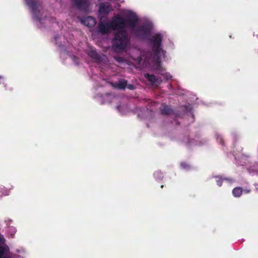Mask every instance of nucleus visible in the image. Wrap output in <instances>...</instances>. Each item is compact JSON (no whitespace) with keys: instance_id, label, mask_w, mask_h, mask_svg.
<instances>
[{"instance_id":"1","label":"nucleus","mask_w":258,"mask_h":258,"mask_svg":"<svg viewBox=\"0 0 258 258\" xmlns=\"http://www.w3.org/2000/svg\"><path fill=\"white\" fill-rule=\"evenodd\" d=\"M138 21V18L136 15H131L126 19L116 15L112 18V21L110 23L112 30L118 31L119 30H125L124 28L126 24L132 29H135Z\"/></svg>"},{"instance_id":"2","label":"nucleus","mask_w":258,"mask_h":258,"mask_svg":"<svg viewBox=\"0 0 258 258\" xmlns=\"http://www.w3.org/2000/svg\"><path fill=\"white\" fill-rule=\"evenodd\" d=\"M131 38L126 30H119L112 40V49L115 52H121L130 43Z\"/></svg>"},{"instance_id":"3","label":"nucleus","mask_w":258,"mask_h":258,"mask_svg":"<svg viewBox=\"0 0 258 258\" xmlns=\"http://www.w3.org/2000/svg\"><path fill=\"white\" fill-rule=\"evenodd\" d=\"M163 39V36L160 33L155 34L154 35L151 36L149 39L150 42L152 46L153 51L154 53L155 56L157 57L156 61V68L155 70L159 73L163 75V72L164 71L161 67V61L159 59V55L162 50L161 42Z\"/></svg>"},{"instance_id":"4","label":"nucleus","mask_w":258,"mask_h":258,"mask_svg":"<svg viewBox=\"0 0 258 258\" xmlns=\"http://www.w3.org/2000/svg\"><path fill=\"white\" fill-rule=\"evenodd\" d=\"M26 4L31 9L33 18L39 22H41V18L40 16V11L38 7L40 5L39 0H25Z\"/></svg>"},{"instance_id":"5","label":"nucleus","mask_w":258,"mask_h":258,"mask_svg":"<svg viewBox=\"0 0 258 258\" xmlns=\"http://www.w3.org/2000/svg\"><path fill=\"white\" fill-rule=\"evenodd\" d=\"M134 29L135 36L143 40L146 39L151 33V27L148 25H141Z\"/></svg>"},{"instance_id":"6","label":"nucleus","mask_w":258,"mask_h":258,"mask_svg":"<svg viewBox=\"0 0 258 258\" xmlns=\"http://www.w3.org/2000/svg\"><path fill=\"white\" fill-rule=\"evenodd\" d=\"M98 31L100 33L104 35L108 34L112 30L110 22L100 19L98 24Z\"/></svg>"},{"instance_id":"7","label":"nucleus","mask_w":258,"mask_h":258,"mask_svg":"<svg viewBox=\"0 0 258 258\" xmlns=\"http://www.w3.org/2000/svg\"><path fill=\"white\" fill-rule=\"evenodd\" d=\"M74 6L79 10L87 12L89 10V3L86 0H73Z\"/></svg>"},{"instance_id":"8","label":"nucleus","mask_w":258,"mask_h":258,"mask_svg":"<svg viewBox=\"0 0 258 258\" xmlns=\"http://www.w3.org/2000/svg\"><path fill=\"white\" fill-rule=\"evenodd\" d=\"M112 11V7L109 3H102L100 4L99 12L100 14L107 15Z\"/></svg>"},{"instance_id":"9","label":"nucleus","mask_w":258,"mask_h":258,"mask_svg":"<svg viewBox=\"0 0 258 258\" xmlns=\"http://www.w3.org/2000/svg\"><path fill=\"white\" fill-rule=\"evenodd\" d=\"M81 22L84 25L91 28L95 26L96 23V20L93 17L88 16L82 19Z\"/></svg>"},{"instance_id":"10","label":"nucleus","mask_w":258,"mask_h":258,"mask_svg":"<svg viewBox=\"0 0 258 258\" xmlns=\"http://www.w3.org/2000/svg\"><path fill=\"white\" fill-rule=\"evenodd\" d=\"M144 77L153 85L156 83L160 84L162 82L160 78L156 77L154 75H150L148 73H146L144 74Z\"/></svg>"},{"instance_id":"11","label":"nucleus","mask_w":258,"mask_h":258,"mask_svg":"<svg viewBox=\"0 0 258 258\" xmlns=\"http://www.w3.org/2000/svg\"><path fill=\"white\" fill-rule=\"evenodd\" d=\"M88 54L91 58L95 59L96 61L100 62L101 61V56L95 50L91 49L88 51Z\"/></svg>"},{"instance_id":"12","label":"nucleus","mask_w":258,"mask_h":258,"mask_svg":"<svg viewBox=\"0 0 258 258\" xmlns=\"http://www.w3.org/2000/svg\"><path fill=\"white\" fill-rule=\"evenodd\" d=\"M160 111L162 114L170 115L172 113L173 110L170 106L163 104L160 108Z\"/></svg>"},{"instance_id":"13","label":"nucleus","mask_w":258,"mask_h":258,"mask_svg":"<svg viewBox=\"0 0 258 258\" xmlns=\"http://www.w3.org/2000/svg\"><path fill=\"white\" fill-rule=\"evenodd\" d=\"M10 252V249L7 245H0V258H3L4 255H8Z\"/></svg>"},{"instance_id":"14","label":"nucleus","mask_w":258,"mask_h":258,"mask_svg":"<svg viewBox=\"0 0 258 258\" xmlns=\"http://www.w3.org/2000/svg\"><path fill=\"white\" fill-rule=\"evenodd\" d=\"M243 189L241 187H236L232 190V194L236 198L240 197L242 194Z\"/></svg>"},{"instance_id":"15","label":"nucleus","mask_w":258,"mask_h":258,"mask_svg":"<svg viewBox=\"0 0 258 258\" xmlns=\"http://www.w3.org/2000/svg\"><path fill=\"white\" fill-rule=\"evenodd\" d=\"M127 85V81L125 80H119L116 85V87L121 90L124 89Z\"/></svg>"},{"instance_id":"16","label":"nucleus","mask_w":258,"mask_h":258,"mask_svg":"<svg viewBox=\"0 0 258 258\" xmlns=\"http://www.w3.org/2000/svg\"><path fill=\"white\" fill-rule=\"evenodd\" d=\"M9 233L10 234L11 238H14L15 234L16 232V229L15 227H10L9 226Z\"/></svg>"},{"instance_id":"17","label":"nucleus","mask_w":258,"mask_h":258,"mask_svg":"<svg viewBox=\"0 0 258 258\" xmlns=\"http://www.w3.org/2000/svg\"><path fill=\"white\" fill-rule=\"evenodd\" d=\"M180 166L182 169H189L190 168V165L186 162H182L180 163Z\"/></svg>"},{"instance_id":"18","label":"nucleus","mask_w":258,"mask_h":258,"mask_svg":"<svg viewBox=\"0 0 258 258\" xmlns=\"http://www.w3.org/2000/svg\"><path fill=\"white\" fill-rule=\"evenodd\" d=\"M215 178L217 179L216 182H217V185L219 186H221L222 184L223 181L224 179H222V178L219 176H216Z\"/></svg>"},{"instance_id":"19","label":"nucleus","mask_w":258,"mask_h":258,"mask_svg":"<svg viewBox=\"0 0 258 258\" xmlns=\"http://www.w3.org/2000/svg\"><path fill=\"white\" fill-rule=\"evenodd\" d=\"M8 195V191L7 189L2 188V190L0 191V198H2L3 196H6Z\"/></svg>"},{"instance_id":"20","label":"nucleus","mask_w":258,"mask_h":258,"mask_svg":"<svg viewBox=\"0 0 258 258\" xmlns=\"http://www.w3.org/2000/svg\"><path fill=\"white\" fill-rule=\"evenodd\" d=\"M217 141L219 143V144H220L222 146H224V141L223 139L222 138V137L221 136H217Z\"/></svg>"},{"instance_id":"21","label":"nucleus","mask_w":258,"mask_h":258,"mask_svg":"<svg viewBox=\"0 0 258 258\" xmlns=\"http://www.w3.org/2000/svg\"><path fill=\"white\" fill-rule=\"evenodd\" d=\"M6 242V239L2 234L0 233V245H3L5 244Z\"/></svg>"},{"instance_id":"22","label":"nucleus","mask_w":258,"mask_h":258,"mask_svg":"<svg viewBox=\"0 0 258 258\" xmlns=\"http://www.w3.org/2000/svg\"><path fill=\"white\" fill-rule=\"evenodd\" d=\"M115 59L118 62H123L124 59L121 57H115Z\"/></svg>"},{"instance_id":"23","label":"nucleus","mask_w":258,"mask_h":258,"mask_svg":"<svg viewBox=\"0 0 258 258\" xmlns=\"http://www.w3.org/2000/svg\"><path fill=\"white\" fill-rule=\"evenodd\" d=\"M166 77L167 80L171 79V78H172L171 76L169 74H166V77Z\"/></svg>"},{"instance_id":"24","label":"nucleus","mask_w":258,"mask_h":258,"mask_svg":"<svg viewBox=\"0 0 258 258\" xmlns=\"http://www.w3.org/2000/svg\"><path fill=\"white\" fill-rule=\"evenodd\" d=\"M3 77L1 76H0V84L3 83Z\"/></svg>"},{"instance_id":"25","label":"nucleus","mask_w":258,"mask_h":258,"mask_svg":"<svg viewBox=\"0 0 258 258\" xmlns=\"http://www.w3.org/2000/svg\"><path fill=\"white\" fill-rule=\"evenodd\" d=\"M134 88V86L133 85H129L128 88L130 89H133Z\"/></svg>"},{"instance_id":"26","label":"nucleus","mask_w":258,"mask_h":258,"mask_svg":"<svg viewBox=\"0 0 258 258\" xmlns=\"http://www.w3.org/2000/svg\"><path fill=\"white\" fill-rule=\"evenodd\" d=\"M224 179L225 180H229V179L228 178H225Z\"/></svg>"},{"instance_id":"27","label":"nucleus","mask_w":258,"mask_h":258,"mask_svg":"<svg viewBox=\"0 0 258 258\" xmlns=\"http://www.w3.org/2000/svg\"><path fill=\"white\" fill-rule=\"evenodd\" d=\"M161 188H163V185H162L161 186Z\"/></svg>"},{"instance_id":"28","label":"nucleus","mask_w":258,"mask_h":258,"mask_svg":"<svg viewBox=\"0 0 258 258\" xmlns=\"http://www.w3.org/2000/svg\"><path fill=\"white\" fill-rule=\"evenodd\" d=\"M73 57H74V58H76V57L75 56H73Z\"/></svg>"}]
</instances>
